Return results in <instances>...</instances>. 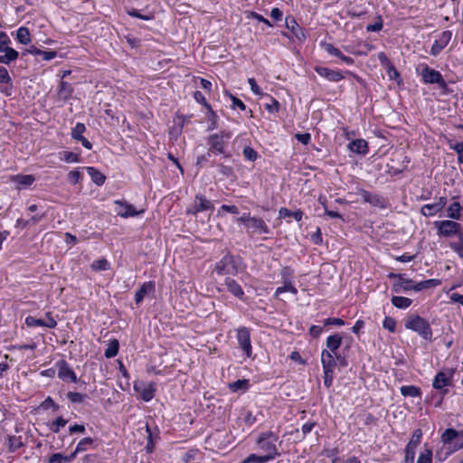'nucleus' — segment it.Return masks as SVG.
I'll return each instance as SVG.
<instances>
[{"mask_svg":"<svg viewBox=\"0 0 463 463\" xmlns=\"http://www.w3.org/2000/svg\"><path fill=\"white\" fill-rule=\"evenodd\" d=\"M432 449L426 448L418 457L416 463H432Z\"/></svg>","mask_w":463,"mask_h":463,"instance_id":"obj_44","label":"nucleus"},{"mask_svg":"<svg viewBox=\"0 0 463 463\" xmlns=\"http://www.w3.org/2000/svg\"><path fill=\"white\" fill-rule=\"evenodd\" d=\"M94 447V439L91 438H84L79 441L75 450L69 455L67 460H73L78 453L88 450L90 448Z\"/></svg>","mask_w":463,"mask_h":463,"instance_id":"obj_25","label":"nucleus"},{"mask_svg":"<svg viewBox=\"0 0 463 463\" xmlns=\"http://www.w3.org/2000/svg\"><path fill=\"white\" fill-rule=\"evenodd\" d=\"M86 128L84 124L82 123H77L76 126L71 130V137L79 140L80 138L83 137L82 134L85 132Z\"/></svg>","mask_w":463,"mask_h":463,"instance_id":"obj_47","label":"nucleus"},{"mask_svg":"<svg viewBox=\"0 0 463 463\" xmlns=\"http://www.w3.org/2000/svg\"><path fill=\"white\" fill-rule=\"evenodd\" d=\"M225 285L229 292H231L234 297L242 298L244 296V292L238 282L231 278H227L225 279Z\"/></svg>","mask_w":463,"mask_h":463,"instance_id":"obj_29","label":"nucleus"},{"mask_svg":"<svg viewBox=\"0 0 463 463\" xmlns=\"http://www.w3.org/2000/svg\"><path fill=\"white\" fill-rule=\"evenodd\" d=\"M73 88L67 81L61 80L58 90V98L61 100H67L71 98Z\"/></svg>","mask_w":463,"mask_h":463,"instance_id":"obj_30","label":"nucleus"},{"mask_svg":"<svg viewBox=\"0 0 463 463\" xmlns=\"http://www.w3.org/2000/svg\"><path fill=\"white\" fill-rule=\"evenodd\" d=\"M447 203L445 197H439V200L433 203H428L421 207V213L424 216H433L441 211Z\"/></svg>","mask_w":463,"mask_h":463,"instance_id":"obj_18","label":"nucleus"},{"mask_svg":"<svg viewBox=\"0 0 463 463\" xmlns=\"http://www.w3.org/2000/svg\"><path fill=\"white\" fill-rule=\"evenodd\" d=\"M444 445H452L453 450L463 449V429L456 430L454 429H447L440 437Z\"/></svg>","mask_w":463,"mask_h":463,"instance_id":"obj_5","label":"nucleus"},{"mask_svg":"<svg viewBox=\"0 0 463 463\" xmlns=\"http://www.w3.org/2000/svg\"><path fill=\"white\" fill-rule=\"evenodd\" d=\"M315 71L318 75L326 78L329 81L337 82L344 79V75L340 71H335L326 67H316Z\"/></svg>","mask_w":463,"mask_h":463,"instance_id":"obj_20","label":"nucleus"},{"mask_svg":"<svg viewBox=\"0 0 463 463\" xmlns=\"http://www.w3.org/2000/svg\"><path fill=\"white\" fill-rule=\"evenodd\" d=\"M278 439L279 437L274 432L266 431L260 434L256 440L259 449L264 451L266 457H270V460L281 455L276 444Z\"/></svg>","mask_w":463,"mask_h":463,"instance_id":"obj_1","label":"nucleus"},{"mask_svg":"<svg viewBox=\"0 0 463 463\" xmlns=\"http://www.w3.org/2000/svg\"><path fill=\"white\" fill-rule=\"evenodd\" d=\"M119 343L117 339H112L109 342L108 347L105 350L104 355L107 358L115 357L118 353Z\"/></svg>","mask_w":463,"mask_h":463,"instance_id":"obj_33","label":"nucleus"},{"mask_svg":"<svg viewBox=\"0 0 463 463\" xmlns=\"http://www.w3.org/2000/svg\"><path fill=\"white\" fill-rule=\"evenodd\" d=\"M109 263L106 259H99L92 262L91 269L96 271L108 270Z\"/></svg>","mask_w":463,"mask_h":463,"instance_id":"obj_45","label":"nucleus"},{"mask_svg":"<svg viewBox=\"0 0 463 463\" xmlns=\"http://www.w3.org/2000/svg\"><path fill=\"white\" fill-rule=\"evenodd\" d=\"M383 328L393 333L396 329V321L391 317H386L383 322Z\"/></svg>","mask_w":463,"mask_h":463,"instance_id":"obj_49","label":"nucleus"},{"mask_svg":"<svg viewBox=\"0 0 463 463\" xmlns=\"http://www.w3.org/2000/svg\"><path fill=\"white\" fill-rule=\"evenodd\" d=\"M279 106V102L271 97L269 98V102L265 104V108L269 113L278 112Z\"/></svg>","mask_w":463,"mask_h":463,"instance_id":"obj_50","label":"nucleus"},{"mask_svg":"<svg viewBox=\"0 0 463 463\" xmlns=\"http://www.w3.org/2000/svg\"><path fill=\"white\" fill-rule=\"evenodd\" d=\"M25 323L29 326H44L48 328H54L57 326V321L51 316V313H47L46 317L43 319L28 317L25 319Z\"/></svg>","mask_w":463,"mask_h":463,"instance_id":"obj_17","label":"nucleus"},{"mask_svg":"<svg viewBox=\"0 0 463 463\" xmlns=\"http://www.w3.org/2000/svg\"><path fill=\"white\" fill-rule=\"evenodd\" d=\"M321 363L323 371L334 372L335 366L337 365L338 360L335 355L330 354V352L322 351Z\"/></svg>","mask_w":463,"mask_h":463,"instance_id":"obj_22","label":"nucleus"},{"mask_svg":"<svg viewBox=\"0 0 463 463\" xmlns=\"http://www.w3.org/2000/svg\"><path fill=\"white\" fill-rule=\"evenodd\" d=\"M67 397L71 402L80 403L85 400L86 395L76 392H69Z\"/></svg>","mask_w":463,"mask_h":463,"instance_id":"obj_48","label":"nucleus"},{"mask_svg":"<svg viewBox=\"0 0 463 463\" xmlns=\"http://www.w3.org/2000/svg\"><path fill=\"white\" fill-rule=\"evenodd\" d=\"M248 381L247 380H238L230 384V389L233 392H236L241 389H247Z\"/></svg>","mask_w":463,"mask_h":463,"instance_id":"obj_54","label":"nucleus"},{"mask_svg":"<svg viewBox=\"0 0 463 463\" xmlns=\"http://www.w3.org/2000/svg\"><path fill=\"white\" fill-rule=\"evenodd\" d=\"M16 39L22 44H28L31 42L30 32L26 27H20L16 32Z\"/></svg>","mask_w":463,"mask_h":463,"instance_id":"obj_36","label":"nucleus"},{"mask_svg":"<svg viewBox=\"0 0 463 463\" xmlns=\"http://www.w3.org/2000/svg\"><path fill=\"white\" fill-rule=\"evenodd\" d=\"M7 445L10 452H14L18 449H20L24 444L22 442L21 437L17 436H8L7 438Z\"/></svg>","mask_w":463,"mask_h":463,"instance_id":"obj_38","label":"nucleus"},{"mask_svg":"<svg viewBox=\"0 0 463 463\" xmlns=\"http://www.w3.org/2000/svg\"><path fill=\"white\" fill-rule=\"evenodd\" d=\"M238 223L245 225L248 233H269V230L265 222L261 218L252 217L250 213H243L236 219Z\"/></svg>","mask_w":463,"mask_h":463,"instance_id":"obj_3","label":"nucleus"},{"mask_svg":"<svg viewBox=\"0 0 463 463\" xmlns=\"http://www.w3.org/2000/svg\"><path fill=\"white\" fill-rule=\"evenodd\" d=\"M87 172L96 184L101 185L104 184L106 177L99 170L94 167H87Z\"/></svg>","mask_w":463,"mask_h":463,"instance_id":"obj_32","label":"nucleus"},{"mask_svg":"<svg viewBox=\"0 0 463 463\" xmlns=\"http://www.w3.org/2000/svg\"><path fill=\"white\" fill-rule=\"evenodd\" d=\"M411 302V298L405 297L395 296L392 298V304L397 308H407Z\"/></svg>","mask_w":463,"mask_h":463,"instance_id":"obj_35","label":"nucleus"},{"mask_svg":"<svg viewBox=\"0 0 463 463\" xmlns=\"http://www.w3.org/2000/svg\"><path fill=\"white\" fill-rule=\"evenodd\" d=\"M222 212H227V213H231L232 214H238L239 213V209L235 205L222 204L221 206V208L218 210V216L222 215Z\"/></svg>","mask_w":463,"mask_h":463,"instance_id":"obj_55","label":"nucleus"},{"mask_svg":"<svg viewBox=\"0 0 463 463\" xmlns=\"http://www.w3.org/2000/svg\"><path fill=\"white\" fill-rule=\"evenodd\" d=\"M0 52L5 53L4 56L7 64L13 61H15L18 58V52H16L14 49L11 47H8Z\"/></svg>","mask_w":463,"mask_h":463,"instance_id":"obj_46","label":"nucleus"},{"mask_svg":"<svg viewBox=\"0 0 463 463\" xmlns=\"http://www.w3.org/2000/svg\"><path fill=\"white\" fill-rule=\"evenodd\" d=\"M451 378L452 373L439 372L434 377L432 386L444 396L448 393L446 387L450 386L452 383Z\"/></svg>","mask_w":463,"mask_h":463,"instance_id":"obj_12","label":"nucleus"},{"mask_svg":"<svg viewBox=\"0 0 463 463\" xmlns=\"http://www.w3.org/2000/svg\"><path fill=\"white\" fill-rule=\"evenodd\" d=\"M349 149L356 154L365 155L368 152V144L364 139H355L348 145Z\"/></svg>","mask_w":463,"mask_h":463,"instance_id":"obj_28","label":"nucleus"},{"mask_svg":"<svg viewBox=\"0 0 463 463\" xmlns=\"http://www.w3.org/2000/svg\"><path fill=\"white\" fill-rule=\"evenodd\" d=\"M451 148L458 154V162L463 163V143H457Z\"/></svg>","mask_w":463,"mask_h":463,"instance_id":"obj_61","label":"nucleus"},{"mask_svg":"<svg viewBox=\"0 0 463 463\" xmlns=\"http://www.w3.org/2000/svg\"><path fill=\"white\" fill-rule=\"evenodd\" d=\"M322 47L328 54L338 57L346 64H352L354 62V60L351 57L343 54L339 49L335 48L331 43H322Z\"/></svg>","mask_w":463,"mask_h":463,"instance_id":"obj_24","label":"nucleus"},{"mask_svg":"<svg viewBox=\"0 0 463 463\" xmlns=\"http://www.w3.org/2000/svg\"><path fill=\"white\" fill-rule=\"evenodd\" d=\"M236 333L239 346L243 350L247 357H250L252 354V346L249 328L245 326L239 327Z\"/></svg>","mask_w":463,"mask_h":463,"instance_id":"obj_11","label":"nucleus"},{"mask_svg":"<svg viewBox=\"0 0 463 463\" xmlns=\"http://www.w3.org/2000/svg\"><path fill=\"white\" fill-rule=\"evenodd\" d=\"M69 456H63L61 453H55L52 455V457L49 459L50 463H62V462H70L71 460H67L66 458Z\"/></svg>","mask_w":463,"mask_h":463,"instance_id":"obj_59","label":"nucleus"},{"mask_svg":"<svg viewBox=\"0 0 463 463\" xmlns=\"http://www.w3.org/2000/svg\"><path fill=\"white\" fill-rule=\"evenodd\" d=\"M461 205L459 203L455 202L451 203L447 209L448 216L453 220H458L460 217Z\"/></svg>","mask_w":463,"mask_h":463,"instance_id":"obj_41","label":"nucleus"},{"mask_svg":"<svg viewBox=\"0 0 463 463\" xmlns=\"http://www.w3.org/2000/svg\"><path fill=\"white\" fill-rule=\"evenodd\" d=\"M215 270L220 275H235L238 272L235 259L231 255H225L215 266Z\"/></svg>","mask_w":463,"mask_h":463,"instance_id":"obj_8","label":"nucleus"},{"mask_svg":"<svg viewBox=\"0 0 463 463\" xmlns=\"http://www.w3.org/2000/svg\"><path fill=\"white\" fill-rule=\"evenodd\" d=\"M435 227L439 235L450 237L462 232V226L458 222L450 220L435 222Z\"/></svg>","mask_w":463,"mask_h":463,"instance_id":"obj_7","label":"nucleus"},{"mask_svg":"<svg viewBox=\"0 0 463 463\" xmlns=\"http://www.w3.org/2000/svg\"><path fill=\"white\" fill-rule=\"evenodd\" d=\"M134 390L140 395L145 402L151 401L156 392V385L153 383L138 382L135 383Z\"/></svg>","mask_w":463,"mask_h":463,"instance_id":"obj_15","label":"nucleus"},{"mask_svg":"<svg viewBox=\"0 0 463 463\" xmlns=\"http://www.w3.org/2000/svg\"><path fill=\"white\" fill-rule=\"evenodd\" d=\"M219 172L225 177H229L232 175V167L224 165L223 164H219L218 165Z\"/></svg>","mask_w":463,"mask_h":463,"instance_id":"obj_62","label":"nucleus"},{"mask_svg":"<svg viewBox=\"0 0 463 463\" xmlns=\"http://www.w3.org/2000/svg\"><path fill=\"white\" fill-rule=\"evenodd\" d=\"M58 366V377L64 382H77V375L74 371L70 367V365L65 361H60L57 363Z\"/></svg>","mask_w":463,"mask_h":463,"instance_id":"obj_16","label":"nucleus"},{"mask_svg":"<svg viewBox=\"0 0 463 463\" xmlns=\"http://www.w3.org/2000/svg\"><path fill=\"white\" fill-rule=\"evenodd\" d=\"M440 284V281L438 279H427L424 281H420L413 286V290L420 291L424 288H433Z\"/></svg>","mask_w":463,"mask_h":463,"instance_id":"obj_39","label":"nucleus"},{"mask_svg":"<svg viewBox=\"0 0 463 463\" xmlns=\"http://www.w3.org/2000/svg\"><path fill=\"white\" fill-rule=\"evenodd\" d=\"M361 196L365 203H369L373 206L380 208H384L386 206L385 200L379 194H372L368 191L363 190L361 192Z\"/></svg>","mask_w":463,"mask_h":463,"instance_id":"obj_21","label":"nucleus"},{"mask_svg":"<svg viewBox=\"0 0 463 463\" xmlns=\"http://www.w3.org/2000/svg\"><path fill=\"white\" fill-rule=\"evenodd\" d=\"M68 177L71 184H76L80 182L82 175L79 170H72L68 174Z\"/></svg>","mask_w":463,"mask_h":463,"instance_id":"obj_58","label":"nucleus"},{"mask_svg":"<svg viewBox=\"0 0 463 463\" xmlns=\"http://www.w3.org/2000/svg\"><path fill=\"white\" fill-rule=\"evenodd\" d=\"M421 67V72L420 75L422 77V80L425 83L429 84H439L440 86H445L446 83L442 78V75L439 71L430 68L426 64L420 65Z\"/></svg>","mask_w":463,"mask_h":463,"instance_id":"obj_14","label":"nucleus"},{"mask_svg":"<svg viewBox=\"0 0 463 463\" xmlns=\"http://www.w3.org/2000/svg\"><path fill=\"white\" fill-rule=\"evenodd\" d=\"M422 438V431L417 429L413 431L411 438L405 447L404 463H414L415 451Z\"/></svg>","mask_w":463,"mask_h":463,"instance_id":"obj_6","label":"nucleus"},{"mask_svg":"<svg viewBox=\"0 0 463 463\" xmlns=\"http://www.w3.org/2000/svg\"><path fill=\"white\" fill-rule=\"evenodd\" d=\"M404 326L407 329L417 332L426 340H430L432 337V331L429 322L419 316L409 317Z\"/></svg>","mask_w":463,"mask_h":463,"instance_id":"obj_2","label":"nucleus"},{"mask_svg":"<svg viewBox=\"0 0 463 463\" xmlns=\"http://www.w3.org/2000/svg\"><path fill=\"white\" fill-rule=\"evenodd\" d=\"M399 278H400L401 281L393 286L394 291L399 292L402 289V290L413 289L414 285H412V280L403 279V278H402L401 275H399Z\"/></svg>","mask_w":463,"mask_h":463,"instance_id":"obj_37","label":"nucleus"},{"mask_svg":"<svg viewBox=\"0 0 463 463\" xmlns=\"http://www.w3.org/2000/svg\"><path fill=\"white\" fill-rule=\"evenodd\" d=\"M61 158L68 163L79 161V156L77 154H74L72 152H67V151H64L62 153V156Z\"/></svg>","mask_w":463,"mask_h":463,"instance_id":"obj_57","label":"nucleus"},{"mask_svg":"<svg viewBox=\"0 0 463 463\" xmlns=\"http://www.w3.org/2000/svg\"><path fill=\"white\" fill-rule=\"evenodd\" d=\"M451 39V32L444 31L439 37L438 40L432 44L430 54L436 56L441 50H443L449 43Z\"/></svg>","mask_w":463,"mask_h":463,"instance_id":"obj_19","label":"nucleus"},{"mask_svg":"<svg viewBox=\"0 0 463 463\" xmlns=\"http://www.w3.org/2000/svg\"><path fill=\"white\" fill-rule=\"evenodd\" d=\"M114 204L116 205L115 212L122 218L135 217L144 213V210H137L133 204L125 200H116Z\"/></svg>","mask_w":463,"mask_h":463,"instance_id":"obj_10","label":"nucleus"},{"mask_svg":"<svg viewBox=\"0 0 463 463\" xmlns=\"http://www.w3.org/2000/svg\"><path fill=\"white\" fill-rule=\"evenodd\" d=\"M232 137V133L230 131H222L219 134H213L208 137V145L209 148L207 151V155L211 156V154H224L225 152V140H229Z\"/></svg>","mask_w":463,"mask_h":463,"instance_id":"obj_4","label":"nucleus"},{"mask_svg":"<svg viewBox=\"0 0 463 463\" xmlns=\"http://www.w3.org/2000/svg\"><path fill=\"white\" fill-rule=\"evenodd\" d=\"M286 26L288 29L291 30L294 35L298 40L306 39V33L304 30L297 24L294 18L287 17L286 18Z\"/></svg>","mask_w":463,"mask_h":463,"instance_id":"obj_27","label":"nucleus"},{"mask_svg":"<svg viewBox=\"0 0 463 463\" xmlns=\"http://www.w3.org/2000/svg\"><path fill=\"white\" fill-rule=\"evenodd\" d=\"M10 39L5 32H0V51L8 48Z\"/></svg>","mask_w":463,"mask_h":463,"instance_id":"obj_63","label":"nucleus"},{"mask_svg":"<svg viewBox=\"0 0 463 463\" xmlns=\"http://www.w3.org/2000/svg\"><path fill=\"white\" fill-rule=\"evenodd\" d=\"M270 461V457H266L265 455H256L250 454L246 458H244L241 463H267Z\"/></svg>","mask_w":463,"mask_h":463,"instance_id":"obj_40","label":"nucleus"},{"mask_svg":"<svg viewBox=\"0 0 463 463\" xmlns=\"http://www.w3.org/2000/svg\"><path fill=\"white\" fill-rule=\"evenodd\" d=\"M11 81V77L6 68L0 67V84H9Z\"/></svg>","mask_w":463,"mask_h":463,"instance_id":"obj_56","label":"nucleus"},{"mask_svg":"<svg viewBox=\"0 0 463 463\" xmlns=\"http://www.w3.org/2000/svg\"><path fill=\"white\" fill-rule=\"evenodd\" d=\"M341 344H342V337L339 335L335 334V335H330L326 338V349H325L324 351L330 352V354L335 355L337 358L338 364L341 366H346V364H347L346 360L345 359V357H342L338 353Z\"/></svg>","mask_w":463,"mask_h":463,"instance_id":"obj_9","label":"nucleus"},{"mask_svg":"<svg viewBox=\"0 0 463 463\" xmlns=\"http://www.w3.org/2000/svg\"><path fill=\"white\" fill-rule=\"evenodd\" d=\"M279 216L281 219H285L287 217H294V219L296 221L300 222L303 217V212L300 210H298L296 212H291L290 210L282 207L279 211Z\"/></svg>","mask_w":463,"mask_h":463,"instance_id":"obj_31","label":"nucleus"},{"mask_svg":"<svg viewBox=\"0 0 463 463\" xmlns=\"http://www.w3.org/2000/svg\"><path fill=\"white\" fill-rule=\"evenodd\" d=\"M155 291V282L147 281L142 284L140 288L137 291L135 295V301L137 304H140L145 297L150 293Z\"/></svg>","mask_w":463,"mask_h":463,"instance_id":"obj_23","label":"nucleus"},{"mask_svg":"<svg viewBox=\"0 0 463 463\" xmlns=\"http://www.w3.org/2000/svg\"><path fill=\"white\" fill-rule=\"evenodd\" d=\"M243 156L250 161H255L258 157V153L250 146H245L243 148Z\"/></svg>","mask_w":463,"mask_h":463,"instance_id":"obj_51","label":"nucleus"},{"mask_svg":"<svg viewBox=\"0 0 463 463\" xmlns=\"http://www.w3.org/2000/svg\"><path fill=\"white\" fill-rule=\"evenodd\" d=\"M208 210H213V204L205 196L202 194H197L194 198V201L191 206H189L186 210L188 214L196 215L200 212H204Z\"/></svg>","mask_w":463,"mask_h":463,"instance_id":"obj_13","label":"nucleus"},{"mask_svg":"<svg viewBox=\"0 0 463 463\" xmlns=\"http://www.w3.org/2000/svg\"><path fill=\"white\" fill-rule=\"evenodd\" d=\"M286 291L291 292L294 295L297 294V292H298L297 288L293 286L291 281L288 279H285L284 285L276 289L275 295L279 296V294L286 292Z\"/></svg>","mask_w":463,"mask_h":463,"instance_id":"obj_43","label":"nucleus"},{"mask_svg":"<svg viewBox=\"0 0 463 463\" xmlns=\"http://www.w3.org/2000/svg\"><path fill=\"white\" fill-rule=\"evenodd\" d=\"M40 408L43 410H48L53 408L55 411L59 409V406L53 402L51 397H47L41 404Z\"/></svg>","mask_w":463,"mask_h":463,"instance_id":"obj_53","label":"nucleus"},{"mask_svg":"<svg viewBox=\"0 0 463 463\" xmlns=\"http://www.w3.org/2000/svg\"><path fill=\"white\" fill-rule=\"evenodd\" d=\"M401 393L403 396L419 397L421 394L420 389L414 385H403L401 387Z\"/></svg>","mask_w":463,"mask_h":463,"instance_id":"obj_34","label":"nucleus"},{"mask_svg":"<svg viewBox=\"0 0 463 463\" xmlns=\"http://www.w3.org/2000/svg\"><path fill=\"white\" fill-rule=\"evenodd\" d=\"M67 423V420H64L63 418L61 417H59L57 418V420L55 421H53L52 423V426H51V430L54 432V433H58L60 431V429L61 427H64Z\"/></svg>","mask_w":463,"mask_h":463,"instance_id":"obj_52","label":"nucleus"},{"mask_svg":"<svg viewBox=\"0 0 463 463\" xmlns=\"http://www.w3.org/2000/svg\"><path fill=\"white\" fill-rule=\"evenodd\" d=\"M458 241L450 242L449 247L460 257L463 258V232L458 235Z\"/></svg>","mask_w":463,"mask_h":463,"instance_id":"obj_42","label":"nucleus"},{"mask_svg":"<svg viewBox=\"0 0 463 463\" xmlns=\"http://www.w3.org/2000/svg\"><path fill=\"white\" fill-rule=\"evenodd\" d=\"M295 137L304 145H307L311 140V136L309 133H298Z\"/></svg>","mask_w":463,"mask_h":463,"instance_id":"obj_64","label":"nucleus"},{"mask_svg":"<svg viewBox=\"0 0 463 463\" xmlns=\"http://www.w3.org/2000/svg\"><path fill=\"white\" fill-rule=\"evenodd\" d=\"M11 181L21 190L30 186L35 181V177L33 175H16L11 177Z\"/></svg>","mask_w":463,"mask_h":463,"instance_id":"obj_26","label":"nucleus"},{"mask_svg":"<svg viewBox=\"0 0 463 463\" xmlns=\"http://www.w3.org/2000/svg\"><path fill=\"white\" fill-rule=\"evenodd\" d=\"M386 68H387V75L391 80H398L399 79L400 74L392 63H388V66Z\"/></svg>","mask_w":463,"mask_h":463,"instance_id":"obj_60","label":"nucleus"}]
</instances>
